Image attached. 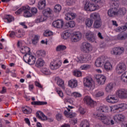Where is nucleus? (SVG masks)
Listing matches in <instances>:
<instances>
[{
    "label": "nucleus",
    "instance_id": "f257e3e1",
    "mask_svg": "<svg viewBox=\"0 0 127 127\" xmlns=\"http://www.w3.org/2000/svg\"><path fill=\"white\" fill-rule=\"evenodd\" d=\"M96 118L102 121V123L106 126H110V125L113 126L115 125V122L112 120L110 116L106 117L103 114H98L96 115Z\"/></svg>",
    "mask_w": 127,
    "mask_h": 127
},
{
    "label": "nucleus",
    "instance_id": "f03ea898",
    "mask_svg": "<svg viewBox=\"0 0 127 127\" xmlns=\"http://www.w3.org/2000/svg\"><path fill=\"white\" fill-rule=\"evenodd\" d=\"M91 18H93L94 23L93 24V27L94 28H100L102 26V20L100 14L98 13H93L91 14Z\"/></svg>",
    "mask_w": 127,
    "mask_h": 127
},
{
    "label": "nucleus",
    "instance_id": "7ed1b4c3",
    "mask_svg": "<svg viewBox=\"0 0 127 127\" xmlns=\"http://www.w3.org/2000/svg\"><path fill=\"white\" fill-rule=\"evenodd\" d=\"M84 9L85 10H89V11H95V10L99 9V5H95L90 3L88 1H86L84 5Z\"/></svg>",
    "mask_w": 127,
    "mask_h": 127
},
{
    "label": "nucleus",
    "instance_id": "20e7f679",
    "mask_svg": "<svg viewBox=\"0 0 127 127\" xmlns=\"http://www.w3.org/2000/svg\"><path fill=\"white\" fill-rule=\"evenodd\" d=\"M127 70V65L125 63H120L116 66V71L119 74H122Z\"/></svg>",
    "mask_w": 127,
    "mask_h": 127
},
{
    "label": "nucleus",
    "instance_id": "39448f33",
    "mask_svg": "<svg viewBox=\"0 0 127 127\" xmlns=\"http://www.w3.org/2000/svg\"><path fill=\"white\" fill-rule=\"evenodd\" d=\"M85 37L89 42H96V36L93 32L88 31L86 33Z\"/></svg>",
    "mask_w": 127,
    "mask_h": 127
},
{
    "label": "nucleus",
    "instance_id": "423d86ee",
    "mask_svg": "<svg viewBox=\"0 0 127 127\" xmlns=\"http://www.w3.org/2000/svg\"><path fill=\"white\" fill-rule=\"evenodd\" d=\"M81 51L85 53H89L91 50V44L88 42L83 43L80 47Z\"/></svg>",
    "mask_w": 127,
    "mask_h": 127
},
{
    "label": "nucleus",
    "instance_id": "0eeeda50",
    "mask_svg": "<svg viewBox=\"0 0 127 127\" xmlns=\"http://www.w3.org/2000/svg\"><path fill=\"white\" fill-rule=\"evenodd\" d=\"M124 51H125V50L123 47H115L113 49V51H111V54H112V55L120 56V55H122V54H123Z\"/></svg>",
    "mask_w": 127,
    "mask_h": 127
},
{
    "label": "nucleus",
    "instance_id": "6e6552de",
    "mask_svg": "<svg viewBox=\"0 0 127 127\" xmlns=\"http://www.w3.org/2000/svg\"><path fill=\"white\" fill-rule=\"evenodd\" d=\"M106 61V57L104 56H101L100 58H98L95 63V65L96 67H102Z\"/></svg>",
    "mask_w": 127,
    "mask_h": 127
},
{
    "label": "nucleus",
    "instance_id": "1a4fd4ad",
    "mask_svg": "<svg viewBox=\"0 0 127 127\" xmlns=\"http://www.w3.org/2000/svg\"><path fill=\"white\" fill-rule=\"evenodd\" d=\"M106 101L108 103L115 104V103L119 102V98L117 97V95H110L106 97Z\"/></svg>",
    "mask_w": 127,
    "mask_h": 127
},
{
    "label": "nucleus",
    "instance_id": "9d476101",
    "mask_svg": "<svg viewBox=\"0 0 127 127\" xmlns=\"http://www.w3.org/2000/svg\"><path fill=\"white\" fill-rule=\"evenodd\" d=\"M116 94L120 99H127V90L120 89L117 90Z\"/></svg>",
    "mask_w": 127,
    "mask_h": 127
},
{
    "label": "nucleus",
    "instance_id": "9b49d317",
    "mask_svg": "<svg viewBox=\"0 0 127 127\" xmlns=\"http://www.w3.org/2000/svg\"><path fill=\"white\" fill-rule=\"evenodd\" d=\"M126 117L123 114H117L114 116V120L116 123L121 124L125 121Z\"/></svg>",
    "mask_w": 127,
    "mask_h": 127
},
{
    "label": "nucleus",
    "instance_id": "f8f14e48",
    "mask_svg": "<svg viewBox=\"0 0 127 127\" xmlns=\"http://www.w3.org/2000/svg\"><path fill=\"white\" fill-rule=\"evenodd\" d=\"M84 101L85 104H87L88 106H89L91 108H94L95 105H96V102L92 100L89 96H86L84 98Z\"/></svg>",
    "mask_w": 127,
    "mask_h": 127
},
{
    "label": "nucleus",
    "instance_id": "ddd939ff",
    "mask_svg": "<svg viewBox=\"0 0 127 127\" xmlns=\"http://www.w3.org/2000/svg\"><path fill=\"white\" fill-rule=\"evenodd\" d=\"M96 79L98 84L104 85L106 82V76L102 74H97L96 76Z\"/></svg>",
    "mask_w": 127,
    "mask_h": 127
},
{
    "label": "nucleus",
    "instance_id": "4468645a",
    "mask_svg": "<svg viewBox=\"0 0 127 127\" xmlns=\"http://www.w3.org/2000/svg\"><path fill=\"white\" fill-rule=\"evenodd\" d=\"M23 10L24 11V16L25 17H30L32 16V13H30L29 11V10H30V7L28 5L23 6Z\"/></svg>",
    "mask_w": 127,
    "mask_h": 127
},
{
    "label": "nucleus",
    "instance_id": "2eb2a0df",
    "mask_svg": "<svg viewBox=\"0 0 127 127\" xmlns=\"http://www.w3.org/2000/svg\"><path fill=\"white\" fill-rule=\"evenodd\" d=\"M92 78L87 77L84 78L83 80V84L85 87H87V88H92L93 87V84H92Z\"/></svg>",
    "mask_w": 127,
    "mask_h": 127
},
{
    "label": "nucleus",
    "instance_id": "dca6fc26",
    "mask_svg": "<svg viewBox=\"0 0 127 127\" xmlns=\"http://www.w3.org/2000/svg\"><path fill=\"white\" fill-rule=\"evenodd\" d=\"M82 38V34L80 32H76L71 36V39L73 42H77Z\"/></svg>",
    "mask_w": 127,
    "mask_h": 127
},
{
    "label": "nucleus",
    "instance_id": "f3484780",
    "mask_svg": "<svg viewBox=\"0 0 127 127\" xmlns=\"http://www.w3.org/2000/svg\"><path fill=\"white\" fill-rule=\"evenodd\" d=\"M64 24V22H63V20L59 19L54 21L53 22V27H56V28H62Z\"/></svg>",
    "mask_w": 127,
    "mask_h": 127
},
{
    "label": "nucleus",
    "instance_id": "a211bd4d",
    "mask_svg": "<svg viewBox=\"0 0 127 127\" xmlns=\"http://www.w3.org/2000/svg\"><path fill=\"white\" fill-rule=\"evenodd\" d=\"M61 65H62V62L60 61L58 63H51L50 67L52 70H56V69H58Z\"/></svg>",
    "mask_w": 127,
    "mask_h": 127
},
{
    "label": "nucleus",
    "instance_id": "6ab92c4d",
    "mask_svg": "<svg viewBox=\"0 0 127 127\" xmlns=\"http://www.w3.org/2000/svg\"><path fill=\"white\" fill-rule=\"evenodd\" d=\"M3 20L6 23H10V22L14 20V18L10 15L6 14L3 17Z\"/></svg>",
    "mask_w": 127,
    "mask_h": 127
},
{
    "label": "nucleus",
    "instance_id": "aec40b11",
    "mask_svg": "<svg viewBox=\"0 0 127 127\" xmlns=\"http://www.w3.org/2000/svg\"><path fill=\"white\" fill-rule=\"evenodd\" d=\"M46 6V1L45 0H41L38 2L37 7L40 10L44 9Z\"/></svg>",
    "mask_w": 127,
    "mask_h": 127
},
{
    "label": "nucleus",
    "instance_id": "412c9836",
    "mask_svg": "<svg viewBox=\"0 0 127 127\" xmlns=\"http://www.w3.org/2000/svg\"><path fill=\"white\" fill-rule=\"evenodd\" d=\"M75 16H76V14L72 12H68L65 14L64 19L66 20H72L75 18Z\"/></svg>",
    "mask_w": 127,
    "mask_h": 127
},
{
    "label": "nucleus",
    "instance_id": "4be33fe9",
    "mask_svg": "<svg viewBox=\"0 0 127 127\" xmlns=\"http://www.w3.org/2000/svg\"><path fill=\"white\" fill-rule=\"evenodd\" d=\"M111 111L112 112V107L111 106H106L105 107H100L98 110V113H107Z\"/></svg>",
    "mask_w": 127,
    "mask_h": 127
},
{
    "label": "nucleus",
    "instance_id": "5701e85b",
    "mask_svg": "<svg viewBox=\"0 0 127 127\" xmlns=\"http://www.w3.org/2000/svg\"><path fill=\"white\" fill-rule=\"evenodd\" d=\"M56 80H57V84L59 87H61L62 89H64L65 84H64V81L59 77H57Z\"/></svg>",
    "mask_w": 127,
    "mask_h": 127
},
{
    "label": "nucleus",
    "instance_id": "b1692460",
    "mask_svg": "<svg viewBox=\"0 0 127 127\" xmlns=\"http://www.w3.org/2000/svg\"><path fill=\"white\" fill-rule=\"evenodd\" d=\"M118 40H126L127 38V33L126 32H123L119 33L117 37Z\"/></svg>",
    "mask_w": 127,
    "mask_h": 127
},
{
    "label": "nucleus",
    "instance_id": "393cba45",
    "mask_svg": "<svg viewBox=\"0 0 127 127\" xmlns=\"http://www.w3.org/2000/svg\"><path fill=\"white\" fill-rule=\"evenodd\" d=\"M68 86L70 87V88H76V87L78 86L77 80L72 79L69 80L68 81Z\"/></svg>",
    "mask_w": 127,
    "mask_h": 127
},
{
    "label": "nucleus",
    "instance_id": "a878e982",
    "mask_svg": "<svg viewBox=\"0 0 127 127\" xmlns=\"http://www.w3.org/2000/svg\"><path fill=\"white\" fill-rule=\"evenodd\" d=\"M24 61L29 65H34L35 64V58L31 56L29 57L27 61H25V59H24Z\"/></svg>",
    "mask_w": 127,
    "mask_h": 127
},
{
    "label": "nucleus",
    "instance_id": "bb28decb",
    "mask_svg": "<svg viewBox=\"0 0 127 127\" xmlns=\"http://www.w3.org/2000/svg\"><path fill=\"white\" fill-rule=\"evenodd\" d=\"M52 11V10H51V9H50V8H47L46 9H44L43 11H42V13L44 15V16H45V19H46V20L47 19V16H48V15H49V14H51V12Z\"/></svg>",
    "mask_w": 127,
    "mask_h": 127
},
{
    "label": "nucleus",
    "instance_id": "cd10ccee",
    "mask_svg": "<svg viewBox=\"0 0 127 127\" xmlns=\"http://www.w3.org/2000/svg\"><path fill=\"white\" fill-rule=\"evenodd\" d=\"M35 65L37 68H41V67H43L44 65V61L41 59H39L37 60Z\"/></svg>",
    "mask_w": 127,
    "mask_h": 127
},
{
    "label": "nucleus",
    "instance_id": "c85d7f7f",
    "mask_svg": "<svg viewBox=\"0 0 127 127\" xmlns=\"http://www.w3.org/2000/svg\"><path fill=\"white\" fill-rule=\"evenodd\" d=\"M31 105L33 106H43L44 105H47V102L33 101L31 102Z\"/></svg>",
    "mask_w": 127,
    "mask_h": 127
},
{
    "label": "nucleus",
    "instance_id": "c756f323",
    "mask_svg": "<svg viewBox=\"0 0 127 127\" xmlns=\"http://www.w3.org/2000/svg\"><path fill=\"white\" fill-rule=\"evenodd\" d=\"M93 19H94V18H92L90 15V18L85 20V24L87 27H91V26L93 25Z\"/></svg>",
    "mask_w": 127,
    "mask_h": 127
},
{
    "label": "nucleus",
    "instance_id": "7c9ffc66",
    "mask_svg": "<svg viewBox=\"0 0 127 127\" xmlns=\"http://www.w3.org/2000/svg\"><path fill=\"white\" fill-rule=\"evenodd\" d=\"M108 14L109 16H114V15H117V11H116V8H110L109 10H108Z\"/></svg>",
    "mask_w": 127,
    "mask_h": 127
},
{
    "label": "nucleus",
    "instance_id": "2f4dec72",
    "mask_svg": "<svg viewBox=\"0 0 127 127\" xmlns=\"http://www.w3.org/2000/svg\"><path fill=\"white\" fill-rule=\"evenodd\" d=\"M104 68L106 71H111L113 68L112 64L110 62H106L104 64Z\"/></svg>",
    "mask_w": 127,
    "mask_h": 127
},
{
    "label": "nucleus",
    "instance_id": "473e14b6",
    "mask_svg": "<svg viewBox=\"0 0 127 127\" xmlns=\"http://www.w3.org/2000/svg\"><path fill=\"white\" fill-rule=\"evenodd\" d=\"M44 20H46L44 16L40 15L37 17V19L35 20V22H36V23H39V22H42L44 21Z\"/></svg>",
    "mask_w": 127,
    "mask_h": 127
},
{
    "label": "nucleus",
    "instance_id": "72a5a7b5",
    "mask_svg": "<svg viewBox=\"0 0 127 127\" xmlns=\"http://www.w3.org/2000/svg\"><path fill=\"white\" fill-rule=\"evenodd\" d=\"M71 35V34H70L69 32L67 31L64 32V33L62 35V37L63 38V39H64V40H66V39H68L69 37H70V36Z\"/></svg>",
    "mask_w": 127,
    "mask_h": 127
},
{
    "label": "nucleus",
    "instance_id": "f704fd0d",
    "mask_svg": "<svg viewBox=\"0 0 127 127\" xmlns=\"http://www.w3.org/2000/svg\"><path fill=\"white\" fill-rule=\"evenodd\" d=\"M62 7L60 4H57L55 6L54 10L56 13H59L61 11Z\"/></svg>",
    "mask_w": 127,
    "mask_h": 127
},
{
    "label": "nucleus",
    "instance_id": "c9c22d12",
    "mask_svg": "<svg viewBox=\"0 0 127 127\" xmlns=\"http://www.w3.org/2000/svg\"><path fill=\"white\" fill-rule=\"evenodd\" d=\"M114 88V84L113 83H109L106 87L105 90L106 92H109L113 90Z\"/></svg>",
    "mask_w": 127,
    "mask_h": 127
},
{
    "label": "nucleus",
    "instance_id": "e433bc0d",
    "mask_svg": "<svg viewBox=\"0 0 127 127\" xmlns=\"http://www.w3.org/2000/svg\"><path fill=\"white\" fill-rule=\"evenodd\" d=\"M121 81L123 82H127V71H125L121 77Z\"/></svg>",
    "mask_w": 127,
    "mask_h": 127
},
{
    "label": "nucleus",
    "instance_id": "4c0bfd02",
    "mask_svg": "<svg viewBox=\"0 0 127 127\" xmlns=\"http://www.w3.org/2000/svg\"><path fill=\"white\" fill-rule=\"evenodd\" d=\"M118 105L119 108V112H123V111H125V110L127 109V105L125 104H118Z\"/></svg>",
    "mask_w": 127,
    "mask_h": 127
},
{
    "label": "nucleus",
    "instance_id": "58836bf2",
    "mask_svg": "<svg viewBox=\"0 0 127 127\" xmlns=\"http://www.w3.org/2000/svg\"><path fill=\"white\" fill-rule=\"evenodd\" d=\"M25 47V55L23 56V59L24 60V58L26 57V55H30V48L27 47Z\"/></svg>",
    "mask_w": 127,
    "mask_h": 127
},
{
    "label": "nucleus",
    "instance_id": "ea45409f",
    "mask_svg": "<svg viewBox=\"0 0 127 127\" xmlns=\"http://www.w3.org/2000/svg\"><path fill=\"white\" fill-rule=\"evenodd\" d=\"M39 41V38L38 37V36L36 35L34 38L32 39V43L33 44V45H36L37 43H38V41Z\"/></svg>",
    "mask_w": 127,
    "mask_h": 127
},
{
    "label": "nucleus",
    "instance_id": "a19ab883",
    "mask_svg": "<svg viewBox=\"0 0 127 127\" xmlns=\"http://www.w3.org/2000/svg\"><path fill=\"white\" fill-rule=\"evenodd\" d=\"M22 111L24 113V114L29 115L30 114H31V113H32V109H31V108H28V109L23 108L22 109Z\"/></svg>",
    "mask_w": 127,
    "mask_h": 127
},
{
    "label": "nucleus",
    "instance_id": "79ce46f5",
    "mask_svg": "<svg viewBox=\"0 0 127 127\" xmlns=\"http://www.w3.org/2000/svg\"><path fill=\"white\" fill-rule=\"evenodd\" d=\"M80 127H89V122L87 120H83L80 123Z\"/></svg>",
    "mask_w": 127,
    "mask_h": 127
},
{
    "label": "nucleus",
    "instance_id": "37998d69",
    "mask_svg": "<svg viewBox=\"0 0 127 127\" xmlns=\"http://www.w3.org/2000/svg\"><path fill=\"white\" fill-rule=\"evenodd\" d=\"M126 10L124 8H121L118 12H116V15H124Z\"/></svg>",
    "mask_w": 127,
    "mask_h": 127
},
{
    "label": "nucleus",
    "instance_id": "c03bdc74",
    "mask_svg": "<svg viewBox=\"0 0 127 127\" xmlns=\"http://www.w3.org/2000/svg\"><path fill=\"white\" fill-rule=\"evenodd\" d=\"M67 48L65 46L60 45L56 48V51H63Z\"/></svg>",
    "mask_w": 127,
    "mask_h": 127
},
{
    "label": "nucleus",
    "instance_id": "a18cd8bd",
    "mask_svg": "<svg viewBox=\"0 0 127 127\" xmlns=\"http://www.w3.org/2000/svg\"><path fill=\"white\" fill-rule=\"evenodd\" d=\"M41 71L42 72V73H44V74H45V75H50V74H51V72H50V70L45 67L42 68L41 69Z\"/></svg>",
    "mask_w": 127,
    "mask_h": 127
},
{
    "label": "nucleus",
    "instance_id": "49530a36",
    "mask_svg": "<svg viewBox=\"0 0 127 127\" xmlns=\"http://www.w3.org/2000/svg\"><path fill=\"white\" fill-rule=\"evenodd\" d=\"M78 61L80 63H84L86 61V57L83 55H81L78 58Z\"/></svg>",
    "mask_w": 127,
    "mask_h": 127
},
{
    "label": "nucleus",
    "instance_id": "de8ad7c7",
    "mask_svg": "<svg viewBox=\"0 0 127 127\" xmlns=\"http://www.w3.org/2000/svg\"><path fill=\"white\" fill-rule=\"evenodd\" d=\"M17 37L18 38H21V37H23V36L25 34L24 32L22 31V30H19L17 33Z\"/></svg>",
    "mask_w": 127,
    "mask_h": 127
},
{
    "label": "nucleus",
    "instance_id": "09e8293b",
    "mask_svg": "<svg viewBox=\"0 0 127 127\" xmlns=\"http://www.w3.org/2000/svg\"><path fill=\"white\" fill-rule=\"evenodd\" d=\"M73 75L75 77H81L82 76V72L79 70H75L73 71Z\"/></svg>",
    "mask_w": 127,
    "mask_h": 127
},
{
    "label": "nucleus",
    "instance_id": "8fccbe9b",
    "mask_svg": "<svg viewBox=\"0 0 127 127\" xmlns=\"http://www.w3.org/2000/svg\"><path fill=\"white\" fill-rule=\"evenodd\" d=\"M71 96L74 98H81L82 97V95L78 92H73Z\"/></svg>",
    "mask_w": 127,
    "mask_h": 127
},
{
    "label": "nucleus",
    "instance_id": "3c124183",
    "mask_svg": "<svg viewBox=\"0 0 127 127\" xmlns=\"http://www.w3.org/2000/svg\"><path fill=\"white\" fill-rule=\"evenodd\" d=\"M90 67L91 65L89 64H84L80 67L82 70H88V69H90Z\"/></svg>",
    "mask_w": 127,
    "mask_h": 127
},
{
    "label": "nucleus",
    "instance_id": "603ef678",
    "mask_svg": "<svg viewBox=\"0 0 127 127\" xmlns=\"http://www.w3.org/2000/svg\"><path fill=\"white\" fill-rule=\"evenodd\" d=\"M67 24L68 26H69V27L72 28V27H74L75 26L76 23H75V22L73 20H71L68 22Z\"/></svg>",
    "mask_w": 127,
    "mask_h": 127
},
{
    "label": "nucleus",
    "instance_id": "864d4df0",
    "mask_svg": "<svg viewBox=\"0 0 127 127\" xmlns=\"http://www.w3.org/2000/svg\"><path fill=\"white\" fill-rule=\"evenodd\" d=\"M36 53L39 56H44L45 55V51L43 50L38 51Z\"/></svg>",
    "mask_w": 127,
    "mask_h": 127
},
{
    "label": "nucleus",
    "instance_id": "5fc2aeb1",
    "mask_svg": "<svg viewBox=\"0 0 127 127\" xmlns=\"http://www.w3.org/2000/svg\"><path fill=\"white\" fill-rule=\"evenodd\" d=\"M125 29H126V27L125 26L118 27L115 29V31L116 32H121V31Z\"/></svg>",
    "mask_w": 127,
    "mask_h": 127
},
{
    "label": "nucleus",
    "instance_id": "6e6d98bb",
    "mask_svg": "<svg viewBox=\"0 0 127 127\" xmlns=\"http://www.w3.org/2000/svg\"><path fill=\"white\" fill-rule=\"evenodd\" d=\"M73 3H75V0H66V4L67 5H73Z\"/></svg>",
    "mask_w": 127,
    "mask_h": 127
},
{
    "label": "nucleus",
    "instance_id": "4d7b16f0",
    "mask_svg": "<svg viewBox=\"0 0 127 127\" xmlns=\"http://www.w3.org/2000/svg\"><path fill=\"white\" fill-rule=\"evenodd\" d=\"M52 34H53V33L50 31H46V32L44 33V36L46 37L51 36Z\"/></svg>",
    "mask_w": 127,
    "mask_h": 127
},
{
    "label": "nucleus",
    "instance_id": "13d9d810",
    "mask_svg": "<svg viewBox=\"0 0 127 127\" xmlns=\"http://www.w3.org/2000/svg\"><path fill=\"white\" fill-rule=\"evenodd\" d=\"M56 91H57L58 95H59L60 97H61V98L63 97V92H62V91L61 90H59V88H56Z\"/></svg>",
    "mask_w": 127,
    "mask_h": 127
},
{
    "label": "nucleus",
    "instance_id": "bf43d9fd",
    "mask_svg": "<svg viewBox=\"0 0 127 127\" xmlns=\"http://www.w3.org/2000/svg\"><path fill=\"white\" fill-rule=\"evenodd\" d=\"M78 111L81 115H84L85 113H86V111H85V109L81 106L79 107Z\"/></svg>",
    "mask_w": 127,
    "mask_h": 127
},
{
    "label": "nucleus",
    "instance_id": "052dcab7",
    "mask_svg": "<svg viewBox=\"0 0 127 127\" xmlns=\"http://www.w3.org/2000/svg\"><path fill=\"white\" fill-rule=\"evenodd\" d=\"M115 111H120V108L118 105L112 107V112H115Z\"/></svg>",
    "mask_w": 127,
    "mask_h": 127
},
{
    "label": "nucleus",
    "instance_id": "680f3d73",
    "mask_svg": "<svg viewBox=\"0 0 127 127\" xmlns=\"http://www.w3.org/2000/svg\"><path fill=\"white\" fill-rule=\"evenodd\" d=\"M56 120L58 121V122H60L61 120H62V114H58L56 115Z\"/></svg>",
    "mask_w": 127,
    "mask_h": 127
},
{
    "label": "nucleus",
    "instance_id": "e2e57ef3",
    "mask_svg": "<svg viewBox=\"0 0 127 127\" xmlns=\"http://www.w3.org/2000/svg\"><path fill=\"white\" fill-rule=\"evenodd\" d=\"M41 113V116H42V119L41 121H47V117L44 115V114L43 112H40Z\"/></svg>",
    "mask_w": 127,
    "mask_h": 127
},
{
    "label": "nucleus",
    "instance_id": "0e129e2a",
    "mask_svg": "<svg viewBox=\"0 0 127 127\" xmlns=\"http://www.w3.org/2000/svg\"><path fill=\"white\" fill-rule=\"evenodd\" d=\"M31 11L32 14H36L37 13V8L36 7H32L31 9Z\"/></svg>",
    "mask_w": 127,
    "mask_h": 127
},
{
    "label": "nucleus",
    "instance_id": "69168bd1",
    "mask_svg": "<svg viewBox=\"0 0 127 127\" xmlns=\"http://www.w3.org/2000/svg\"><path fill=\"white\" fill-rule=\"evenodd\" d=\"M104 95V92L103 91H99L96 94V97L99 98V97H102V96Z\"/></svg>",
    "mask_w": 127,
    "mask_h": 127
},
{
    "label": "nucleus",
    "instance_id": "338daca9",
    "mask_svg": "<svg viewBox=\"0 0 127 127\" xmlns=\"http://www.w3.org/2000/svg\"><path fill=\"white\" fill-rule=\"evenodd\" d=\"M9 36L11 38H14L15 37V33L14 31H10Z\"/></svg>",
    "mask_w": 127,
    "mask_h": 127
},
{
    "label": "nucleus",
    "instance_id": "774afa93",
    "mask_svg": "<svg viewBox=\"0 0 127 127\" xmlns=\"http://www.w3.org/2000/svg\"><path fill=\"white\" fill-rule=\"evenodd\" d=\"M19 49L21 53H22V54H25V47H21V48H20Z\"/></svg>",
    "mask_w": 127,
    "mask_h": 127
}]
</instances>
